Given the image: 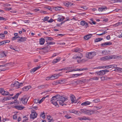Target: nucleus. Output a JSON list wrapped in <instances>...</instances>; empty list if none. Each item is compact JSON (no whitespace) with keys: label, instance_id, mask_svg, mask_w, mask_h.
Wrapping results in <instances>:
<instances>
[{"label":"nucleus","instance_id":"obj_21","mask_svg":"<svg viewBox=\"0 0 122 122\" xmlns=\"http://www.w3.org/2000/svg\"><path fill=\"white\" fill-rule=\"evenodd\" d=\"M10 41L9 40H4L0 42V46L3 45H5L6 43H9Z\"/></svg>","mask_w":122,"mask_h":122},{"label":"nucleus","instance_id":"obj_46","mask_svg":"<svg viewBox=\"0 0 122 122\" xmlns=\"http://www.w3.org/2000/svg\"><path fill=\"white\" fill-rule=\"evenodd\" d=\"M49 18V17L48 16L46 17H45L43 19V21L44 22H45Z\"/></svg>","mask_w":122,"mask_h":122},{"label":"nucleus","instance_id":"obj_7","mask_svg":"<svg viewBox=\"0 0 122 122\" xmlns=\"http://www.w3.org/2000/svg\"><path fill=\"white\" fill-rule=\"evenodd\" d=\"M28 100V99L26 98V96H24L21 98L20 101L23 104L25 105L26 104Z\"/></svg>","mask_w":122,"mask_h":122},{"label":"nucleus","instance_id":"obj_54","mask_svg":"<svg viewBox=\"0 0 122 122\" xmlns=\"http://www.w3.org/2000/svg\"><path fill=\"white\" fill-rule=\"evenodd\" d=\"M86 110V109H81V111L82 112L85 114Z\"/></svg>","mask_w":122,"mask_h":122},{"label":"nucleus","instance_id":"obj_60","mask_svg":"<svg viewBox=\"0 0 122 122\" xmlns=\"http://www.w3.org/2000/svg\"><path fill=\"white\" fill-rule=\"evenodd\" d=\"M57 21H58L60 22V21H62L63 20H62L61 18H58Z\"/></svg>","mask_w":122,"mask_h":122},{"label":"nucleus","instance_id":"obj_16","mask_svg":"<svg viewBox=\"0 0 122 122\" xmlns=\"http://www.w3.org/2000/svg\"><path fill=\"white\" fill-rule=\"evenodd\" d=\"M60 74L57 75L54 74L53 75L51 76L50 77L51 80H53L58 78V76H60Z\"/></svg>","mask_w":122,"mask_h":122},{"label":"nucleus","instance_id":"obj_32","mask_svg":"<svg viewBox=\"0 0 122 122\" xmlns=\"http://www.w3.org/2000/svg\"><path fill=\"white\" fill-rule=\"evenodd\" d=\"M47 119L49 120L48 122H52L53 121V119L52 118H51V117L50 116H48L47 117Z\"/></svg>","mask_w":122,"mask_h":122},{"label":"nucleus","instance_id":"obj_41","mask_svg":"<svg viewBox=\"0 0 122 122\" xmlns=\"http://www.w3.org/2000/svg\"><path fill=\"white\" fill-rule=\"evenodd\" d=\"M20 37L19 36H15L12 38V40H14L17 39V38H20Z\"/></svg>","mask_w":122,"mask_h":122},{"label":"nucleus","instance_id":"obj_20","mask_svg":"<svg viewBox=\"0 0 122 122\" xmlns=\"http://www.w3.org/2000/svg\"><path fill=\"white\" fill-rule=\"evenodd\" d=\"M31 88V87L30 86H28L24 87L22 88V90L24 91H28L29 89Z\"/></svg>","mask_w":122,"mask_h":122},{"label":"nucleus","instance_id":"obj_42","mask_svg":"<svg viewBox=\"0 0 122 122\" xmlns=\"http://www.w3.org/2000/svg\"><path fill=\"white\" fill-rule=\"evenodd\" d=\"M99 79V77H94L93 78H91V79L93 80H98Z\"/></svg>","mask_w":122,"mask_h":122},{"label":"nucleus","instance_id":"obj_5","mask_svg":"<svg viewBox=\"0 0 122 122\" xmlns=\"http://www.w3.org/2000/svg\"><path fill=\"white\" fill-rule=\"evenodd\" d=\"M31 113L30 116V118L34 119L37 117V114L36 112L33 110L31 111Z\"/></svg>","mask_w":122,"mask_h":122},{"label":"nucleus","instance_id":"obj_12","mask_svg":"<svg viewBox=\"0 0 122 122\" xmlns=\"http://www.w3.org/2000/svg\"><path fill=\"white\" fill-rule=\"evenodd\" d=\"M27 38L25 37H20V38L17 41V42H23L26 40Z\"/></svg>","mask_w":122,"mask_h":122},{"label":"nucleus","instance_id":"obj_10","mask_svg":"<svg viewBox=\"0 0 122 122\" xmlns=\"http://www.w3.org/2000/svg\"><path fill=\"white\" fill-rule=\"evenodd\" d=\"M78 119L81 121L82 120H86L90 121L91 120V118L89 117H86L85 116L81 117H79L78 118Z\"/></svg>","mask_w":122,"mask_h":122},{"label":"nucleus","instance_id":"obj_36","mask_svg":"<svg viewBox=\"0 0 122 122\" xmlns=\"http://www.w3.org/2000/svg\"><path fill=\"white\" fill-rule=\"evenodd\" d=\"M40 116L43 119H44L45 118L44 112L42 113H41L40 114Z\"/></svg>","mask_w":122,"mask_h":122},{"label":"nucleus","instance_id":"obj_37","mask_svg":"<svg viewBox=\"0 0 122 122\" xmlns=\"http://www.w3.org/2000/svg\"><path fill=\"white\" fill-rule=\"evenodd\" d=\"M48 96H46V97H44L42 98L39 101V103H40L41 102H42L44 100V99L46 98L47 97H48Z\"/></svg>","mask_w":122,"mask_h":122},{"label":"nucleus","instance_id":"obj_57","mask_svg":"<svg viewBox=\"0 0 122 122\" xmlns=\"http://www.w3.org/2000/svg\"><path fill=\"white\" fill-rule=\"evenodd\" d=\"M106 45V42H104L103 43H102L101 44V46L103 47L105 46Z\"/></svg>","mask_w":122,"mask_h":122},{"label":"nucleus","instance_id":"obj_33","mask_svg":"<svg viewBox=\"0 0 122 122\" xmlns=\"http://www.w3.org/2000/svg\"><path fill=\"white\" fill-rule=\"evenodd\" d=\"M102 53L104 55H106L108 54V52L106 50H104L102 51Z\"/></svg>","mask_w":122,"mask_h":122},{"label":"nucleus","instance_id":"obj_27","mask_svg":"<svg viewBox=\"0 0 122 122\" xmlns=\"http://www.w3.org/2000/svg\"><path fill=\"white\" fill-rule=\"evenodd\" d=\"M45 41V39L43 38H41L40 39V43L41 45H43L44 44Z\"/></svg>","mask_w":122,"mask_h":122},{"label":"nucleus","instance_id":"obj_50","mask_svg":"<svg viewBox=\"0 0 122 122\" xmlns=\"http://www.w3.org/2000/svg\"><path fill=\"white\" fill-rule=\"evenodd\" d=\"M20 94L19 93L16 94L14 96L15 99H17L18 98L19 96L20 95Z\"/></svg>","mask_w":122,"mask_h":122},{"label":"nucleus","instance_id":"obj_59","mask_svg":"<svg viewBox=\"0 0 122 122\" xmlns=\"http://www.w3.org/2000/svg\"><path fill=\"white\" fill-rule=\"evenodd\" d=\"M17 117L16 116V115H15L13 116V119H17Z\"/></svg>","mask_w":122,"mask_h":122},{"label":"nucleus","instance_id":"obj_53","mask_svg":"<svg viewBox=\"0 0 122 122\" xmlns=\"http://www.w3.org/2000/svg\"><path fill=\"white\" fill-rule=\"evenodd\" d=\"M103 66H99L97 67H95L94 68V69H100L101 68H103Z\"/></svg>","mask_w":122,"mask_h":122},{"label":"nucleus","instance_id":"obj_38","mask_svg":"<svg viewBox=\"0 0 122 122\" xmlns=\"http://www.w3.org/2000/svg\"><path fill=\"white\" fill-rule=\"evenodd\" d=\"M86 23V22L84 20L82 21L81 22L80 24L81 25L83 26L85 25Z\"/></svg>","mask_w":122,"mask_h":122},{"label":"nucleus","instance_id":"obj_47","mask_svg":"<svg viewBox=\"0 0 122 122\" xmlns=\"http://www.w3.org/2000/svg\"><path fill=\"white\" fill-rule=\"evenodd\" d=\"M5 91L4 90L3 88H0V93H1L2 94Z\"/></svg>","mask_w":122,"mask_h":122},{"label":"nucleus","instance_id":"obj_13","mask_svg":"<svg viewBox=\"0 0 122 122\" xmlns=\"http://www.w3.org/2000/svg\"><path fill=\"white\" fill-rule=\"evenodd\" d=\"M94 113V111L93 110H86L85 114L88 115H91Z\"/></svg>","mask_w":122,"mask_h":122},{"label":"nucleus","instance_id":"obj_63","mask_svg":"<svg viewBox=\"0 0 122 122\" xmlns=\"http://www.w3.org/2000/svg\"><path fill=\"white\" fill-rule=\"evenodd\" d=\"M10 48L12 49H13V50H14L15 51H16L15 50V49H14V48L13 47V46L12 45H10Z\"/></svg>","mask_w":122,"mask_h":122},{"label":"nucleus","instance_id":"obj_43","mask_svg":"<svg viewBox=\"0 0 122 122\" xmlns=\"http://www.w3.org/2000/svg\"><path fill=\"white\" fill-rule=\"evenodd\" d=\"M33 101L36 104H37V103H39V100L36 99L34 100Z\"/></svg>","mask_w":122,"mask_h":122},{"label":"nucleus","instance_id":"obj_19","mask_svg":"<svg viewBox=\"0 0 122 122\" xmlns=\"http://www.w3.org/2000/svg\"><path fill=\"white\" fill-rule=\"evenodd\" d=\"M104 71L102 70L99 71H97L96 72V73L99 76H102L105 75V73L104 72Z\"/></svg>","mask_w":122,"mask_h":122},{"label":"nucleus","instance_id":"obj_25","mask_svg":"<svg viewBox=\"0 0 122 122\" xmlns=\"http://www.w3.org/2000/svg\"><path fill=\"white\" fill-rule=\"evenodd\" d=\"M59 94H57L55 96L53 97V98H55L57 100H59L61 96Z\"/></svg>","mask_w":122,"mask_h":122},{"label":"nucleus","instance_id":"obj_39","mask_svg":"<svg viewBox=\"0 0 122 122\" xmlns=\"http://www.w3.org/2000/svg\"><path fill=\"white\" fill-rule=\"evenodd\" d=\"M2 95L5 96L9 95V93L8 92L5 91Z\"/></svg>","mask_w":122,"mask_h":122},{"label":"nucleus","instance_id":"obj_58","mask_svg":"<svg viewBox=\"0 0 122 122\" xmlns=\"http://www.w3.org/2000/svg\"><path fill=\"white\" fill-rule=\"evenodd\" d=\"M65 117H66V118L67 119H69V118H71V117L69 116L68 115H66L65 116Z\"/></svg>","mask_w":122,"mask_h":122},{"label":"nucleus","instance_id":"obj_55","mask_svg":"<svg viewBox=\"0 0 122 122\" xmlns=\"http://www.w3.org/2000/svg\"><path fill=\"white\" fill-rule=\"evenodd\" d=\"M64 4L65 6L67 7H68L69 5H70L69 3L66 2L64 3Z\"/></svg>","mask_w":122,"mask_h":122},{"label":"nucleus","instance_id":"obj_48","mask_svg":"<svg viewBox=\"0 0 122 122\" xmlns=\"http://www.w3.org/2000/svg\"><path fill=\"white\" fill-rule=\"evenodd\" d=\"M5 37V35L3 34H0V38L2 39H3Z\"/></svg>","mask_w":122,"mask_h":122},{"label":"nucleus","instance_id":"obj_26","mask_svg":"<svg viewBox=\"0 0 122 122\" xmlns=\"http://www.w3.org/2000/svg\"><path fill=\"white\" fill-rule=\"evenodd\" d=\"M72 67L71 66L67 67L64 68V71L66 70H72Z\"/></svg>","mask_w":122,"mask_h":122},{"label":"nucleus","instance_id":"obj_52","mask_svg":"<svg viewBox=\"0 0 122 122\" xmlns=\"http://www.w3.org/2000/svg\"><path fill=\"white\" fill-rule=\"evenodd\" d=\"M112 56V58H112V59H117V58L118 57L117 56Z\"/></svg>","mask_w":122,"mask_h":122},{"label":"nucleus","instance_id":"obj_6","mask_svg":"<svg viewBox=\"0 0 122 122\" xmlns=\"http://www.w3.org/2000/svg\"><path fill=\"white\" fill-rule=\"evenodd\" d=\"M50 48L51 47L50 46L46 44V46L45 47H43L41 48H40L39 49L46 50V51H45L44 52L45 53H46L48 52V50H49Z\"/></svg>","mask_w":122,"mask_h":122},{"label":"nucleus","instance_id":"obj_2","mask_svg":"<svg viewBox=\"0 0 122 122\" xmlns=\"http://www.w3.org/2000/svg\"><path fill=\"white\" fill-rule=\"evenodd\" d=\"M67 100V98H65L63 96H61L59 100L57 101H58V103L60 105H61L63 106L64 105H66V104H63V103Z\"/></svg>","mask_w":122,"mask_h":122},{"label":"nucleus","instance_id":"obj_18","mask_svg":"<svg viewBox=\"0 0 122 122\" xmlns=\"http://www.w3.org/2000/svg\"><path fill=\"white\" fill-rule=\"evenodd\" d=\"M61 59V58L60 57H58L54 59L52 62L53 64H55L56 63L60 61Z\"/></svg>","mask_w":122,"mask_h":122},{"label":"nucleus","instance_id":"obj_3","mask_svg":"<svg viewBox=\"0 0 122 122\" xmlns=\"http://www.w3.org/2000/svg\"><path fill=\"white\" fill-rule=\"evenodd\" d=\"M82 57L83 55L81 53H79L78 55L77 54L74 55L72 57V58L77 59L78 62L80 63L81 61H80L78 60H80Z\"/></svg>","mask_w":122,"mask_h":122},{"label":"nucleus","instance_id":"obj_40","mask_svg":"<svg viewBox=\"0 0 122 122\" xmlns=\"http://www.w3.org/2000/svg\"><path fill=\"white\" fill-rule=\"evenodd\" d=\"M93 101L94 102L97 103L98 102L100 101V99L98 98L96 99L93 100Z\"/></svg>","mask_w":122,"mask_h":122},{"label":"nucleus","instance_id":"obj_31","mask_svg":"<svg viewBox=\"0 0 122 122\" xmlns=\"http://www.w3.org/2000/svg\"><path fill=\"white\" fill-rule=\"evenodd\" d=\"M105 9H107V8L106 7H105V8H98V10L99 11H104V10H105Z\"/></svg>","mask_w":122,"mask_h":122},{"label":"nucleus","instance_id":"obj_62","mask_svg":"<svg viewBox=\"0 0 122 122\" xmlns=\"http://www.w3.org/2000/svg\"><path fill=\"white\" fill-rule=\"evenodd\" d=\"M5 20V21L6 20L4 17H0V20Z\"/></svg>","mask_w":122,"mask_h":122},{"label":"nucleus","instance_id":"obj_64","mask_svg":"<svg viewBox=\"0 0 122 122\" xmlns=\"http://www.w3.org/2000/svg\"><path fill=\"white\" fill-rule=\"evenodd\" d=\"M78 68H76L74 69H72V70L71 71H72V72L74 71H77L78 70Z\"/></svg>","mask_w":122,"mask_h":122},{"label":"nucleus","instance_id":"obj_51","mask_svg":"<svg viewBox=\"0 0 122 122\" xmlns=\"http://www.w3.org/2000/svg\"><path fill=\"white\" fill-rule=\"evenodd\" d=\"M61 83V82L60 81H57V82H54L53 83V84H55V85H56L58 84H60Z\"/></svg>","mask_w":122,"mask_h":122},{"label":"nucleus","instance_id":"obj_61","mask_svg":"<svg viewBox=\"0 0 122 122\" xmlns=\"http://www.w3.org/2000/svg\"><path fill=\"white\" fill-rule=\"evenodd\" d=\"M54 21V20L52 19H51L48 21V22L49 23H51Z\"/></svg>","mask_w":122,"mask_h":122},{"label":"nucleus","instance_id":"obj_1","mask_svg":"<svg viewBox=\"0 0 122 122\" xmlns=\"http://www.w3.org/2000/svg\"><path fill=\"white\" fill-rule=\"evenodd\" d=\"M96 54V53L95 52H92L89 53H87L86 54V56L87 58L90 59L92 58Z\"/></svg>","mask_w":122,"mask_h":122},{"label":"nucleus","instance_id":"obj_49","mask_svg":"<svg viewBox=\"0 0 122 122\" xmlns=\"http://www.w3.org/2000/svg\"><path fill=\"white\" fill-rule=\"evenodd\" d=\"M116 71H122V69L121 68H119L118 67H117L116 68Z\"/></svg>","mask_w":122,"mask_h":122},{"label":"nucleus","instance_id":"obj_15","mask_svg":"<svg viewBox=\"0 0 122 122\" xmlns=\"http://www.w3.org/2000/svg\"><path fill=\"white\" fill-rule=\"evenodd\" d=\"M48 86V85L47 84L45 85H42L38 86L37 87L38 89H41L45 88H47Z\"/></svg>","mask_w":122,"mask_h":122},{"label":"nucleus","instance_id":"obj_29","mask_svg":"<svg viewBox=\"0 0 122 122\" xmlns=\"http://www.w3.org/2000/svg\"><path fill=\"white\" fill-rule=\"evenodd\" d=\"M62 8L61 7H55L54 8V9H55L56 11H59L61 10V9Z\"/></svg>","mask_w":122,"mask_h":122},{"label":"nucleus","instance_id":"obj_11","mask_svg":"<svg viewBox=\"0 0 122 122\" xmlns=\"http://www.w3.org/2000/svg\"><path fill=\"white\" fill-rule=\"evenodd\" d=\"M70 98L71 101V103H76V101L75 100L76 98L75 96L73 95H72L70 96Z\"/></svg>","mask_w":122,"mask_h":122},{"label":"nucleus","instance_id":"obj_44","mask_svg":"<svg viewBox=\"0 0 122 122\" xmlns=\"http://www.w3.org/2000/svg\"><path fill=\"white\" fill-rule=\"evenodd\" d=\"M55 43L54 42H47L46 44V45H48L49 46L50 45H53L55 44Z\"/></svg>","mask_w":122,"mask_h":122},{"label":"nucleus","instance_id":"obj_30","mask_svg":"<svg viewBox=\"0 0 122 122\" xmlns=\"http://www.w3.org/2000/svg\"><path fill=\"white\" fill-rule=\"evenodd\" d=\"M103 39L102 38H96L95 40V42H97L102 40Z\"/></svg>","mask_w":122,"mask_h":122},{"label":"nucleus","instance_id":"obj_17","mask_svg":"<svg viewBox=\"0 0 122 122\" xmlns=\"http://www.w3.org/2000/svg\"><path fill=\"white\" fill-rule=\"evenodd\" d=\"M14 107L18 110H21L25 107L21 105H17L15 106Z\"/></svg>","mask_w":122,"mask_h":122},{"label":"nucleus","instance_id":"obj_9","mask_svg":"<svg viewBox=\"0 0 122 122\" xmlns=\"http://www.w3.org/2000/svg\"><path fill=\"white\" fill-rule=\"evenodd\" d=\"M19 82L17 81H15L14 84H11V86L12 87H15L16 89L19 88L20 87L19 85Z\"/></svg>","mask_w":122,"mask_h":122},{"label":"nucleus","instance_id":"obj_34","mask_svg":"<svg viewBox=\"0 0 122 122\" xmlns=\"http://www.w3.org/2000/svg\"><path fill=\"white\" fill-rule=\"evenodd\" d=\"M46 40L47 41L46 42H47V41H52L54 40L51 37H46Z\"/></svg>","mask_w":122,"mask_h":122},{"label":"nucleus","instance_id":"obj_28","mask_svg":"<svg viewBox=\"0 0 122 122\" xmlns=\"http://www.w3.org/2000/svg\"><path fill=\"white\" fill-rule=\"evenodd\" d=\"M102 80H107V77L106 76H102L100 77Z\"/></svg>","mask_w":122,"mask_h":122},{"label":"nucleus","instance_id":"obj_14","mask_svg":"<svg viewBox=\"0 0 122 122\" xmlns=\"http://www.w3.org/2000/svg\"><path fill=\"white\" fill-rule=\"evenodd\" d=\"M83 50L81 48H80L78 47H76L73 50V51L76 52H79L81 51H82Z\"/></svg>","mask_w":122,"mask_h":122},{"label":"nucleus","instance_id":"obj_4","mask_svg":"<svg viewBox=\"0 0 122 122\" xmlns=\"http://www.w3.org/2000/svg\"><path fill=\"white\" fill-rule=\"evenodd\" d=\"M52 100H51V103L54 105L56 106L57 107H59V105L58 104V101H57L58 100L56 99L55 98H53V97H52Z\"/></svg>","mask_w":122,"mask_h":122},{"label":"nucleus","instance_id":"obj_22","mask_svg":"<svg viewBox=\"0 0 122 122\" xmlns=\"http://www.w3.org/2000/svg\"><path fill=\"white\" fill-rule=\"evenodd\" d=\"M41 67V66H39L37 67H35L31 70L30 72H31V73H32V72H35L38 69Z\"/></svg>","mask_w":122,"mask_h":122},{"label":"nucleus","instance_id":"obj_8","mask_svg":"<svg viewBox=\"0 0 122 122\" xmlns=\"http://www.w3.org/2000/svg\"><path fill=\"white\" fill-rule=\"evenodd\" d=\"M112 56H107L101 58H100V60H102L106 61L112 59Z\"/></svg>","mask_w":122,"mask_h":122},{"label":"nucleus","instance_id":"obj_35","mask_svg":"<svg viewBox=\"0 0 122 122\" xmlns=\"http://www.w3.org/2000/svg\"><path fill=\"white\" fill-rule=\"evenodd\" d=\"M0 55L2 56L3 57L6 56V54H5V51H3L2 52L0 53Z\"/></svg>","mask_w":122,"mask_h":122},{"label":"nucleus","instance_id":"obj_24","mask_svg":"<svg viewBox=\"0 0 122 122\" xmlns=\"http://www.w3.org/2000/svg\"><path fill=\"white\" fill-rule=\"evenodd\" d=\"M91 103V102L88 101H86L82 103L81 105L82 106H86L90 104Z\"/></svg>","mask_w":122,"mask_h":122},{"label":"nucleus","instance_id":"obj_56","mask_svg":"<svg viewBox=\"0 0 122 122\" xmlns=\"http://www.w3.org/2000/svg\"><path fill=\"white\" fill-rule=\"evenodd\" d=\"M106 45H111L112 44V43L111 42H106Z\"/></svg>","mask_w":122,"mask_h":122},{"label":"nucleus","instance_id":"obj_23","mask_svg":"<svg viewBox=\"0 0 122 122\" xmlns=\"http://www.w3.org/2000/svg\"><path fill=\"white\" fill-rule=\"evenodd\" d=\"M92 35L91 34L88 35H87L84 36V38L85 39L87 40L91 38Z\"/></svg>","mask_w":122,"mask_h":122},{"label":"nucleus","instance_id":"obj_45","mask_svg":"<svg viewBox=\"0 0 122 122\" xmlns=\"http://www.w3.org/2000/svg\"><path fill=\"white\" fill-rule=\"evenodd\" d=\"M11 97H4V100H9L11 99Z\"/></svg>","mask_w":122,"mask_h":122}]
</instances>
